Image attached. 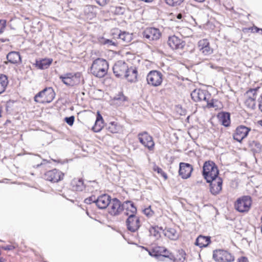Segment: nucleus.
I'll return each mask as SVG.
<instances>
[{"instance_id":"f704fd0d","label":"nucleus","mask_w":262,"mask_h":262,"mask_svg":"<svg viewBox=\"0 0 262 262\" xmlns=\"http://www.w3.org/2000/svg\"><path fill=\"white\" fill-rule=\"evenodd\" d=\"M119 38L122 41V43L125 44L130 43L133 39L132 34L125 32L120 33Z\"/></svg>"},{"instance_id":"bb28decb","label":"nucleus","mask_w":262,"mask_h":262,"mask_svg":"<svg viewBox=\"0 0 262 262\" xmlns=\"http://www.w3.org/2000/svg\"><path fill=\"white\" fill-rule=\"evenodd\" d=\"M219 122L226 127L230 126L231 123L230 115L227 112H220L217 115Z\"/></svg>"},{"instance_id":"2eb2a0df","label":"nucleus","mask_w":262,"mask_h":262,"mask_svg":"<svg viewBox=\"0 0 262 262\" xmlns=\"http://www.w3.org/2000/svg\"><path fill=\"white\" fill-rule=\"evenodd\" d=\"M123 211V204L117 199L112 200L108 207V212L113 216L118 215Z\"/></svg>"},{"instance_id":"f03ea898","label":"nucleus","mask_w":262,"mask_h":262,"mask_svg":"<svg viewBox=\"0 0 262 262\" xmlns=\"http://www.w3.org/2000/svg\"><path fill=\"white\" fill-rule=\"evenodd\" d=\"M108 69V62L104 59L98 58L93 61L90 67V73L94 76L101 78L107 75Z\"/></svg>"},{"instance_id":"49530a36","label":"nucleus","mask_w":262,"mask_h":262,"mask_svg":"<svg viewBox=\"0 0 262 262\" xmlns=\"http://www.w3.org/2000/svg\"><path fill=\"white\" fill-rule=\"evenodd\" d=\"M95 1L101 6H104L109 2V0H95Z\"/></svg>"},{"instance_id":"dca6fc26","label":"nucleus","mask_w":262,"mask_h":262,"mask_svg":"<svg viewBox=\"0 0 262 262\" xmlns=\"http://www.w3.org/2000/svg\"><path fill=\"white\" fill-rule=\"evenodd\" d=\"M167 44L172 50H179L183 49L185 42L182 38L173 35L168 37Z\"/></svg>"},{"instance_id":"c9c22d12","label":"nucleus","mask_w":262,"mask_h":262,"mask_svg":"<svg viewBox=\"0 0 262 262\" xmlns=\"http://www.w3.org/2000/svg\"><path fill=\"white\" fill-rule=\"evenodd\" d=\"M8 80L7 77L3 74L0 75V94L3 93L6 90L8 85Z\"/></svg>"},{"instance_id":"473e14b6","label":"nucleus","mask_w":262,"mask_h":262,"mask_svg":"<svg viewBox=\"0 0 262 262\" xmlns=\"http://www.w3.org/2000/svg\"><path fill=\"white\" fill-rule=\"evenodd\" d=\"M164 235L171 240H176L179 237V233L173 228H167L164 230Z\"/></svg>"},{"instance_id":"f257e3e1","label":"nucleus","mask_w":262,"mask_h":262,"mask_svg":"<svg viewBox=\"0 0 262 262\" xmlns=\"http://www.w3.org/2000/svg\"><path fill=\"white\" fill-rule=\"evenodd\" d=\"M192 99L195 102H205L206 104L204 108H211L217 106L216 103L218 101L211 98V94L205 90L196 89L191 93Z\"/></svg>"},{"instance_id":"9d476101","label":"nucleus","mask_w":262,"mask_h":262,"mask_svg":"<svg viewBox=\"0 0 262 262\" xmlns=\"http://www.w3.org/2000/svg\"><path fill=\"white\" fill-rule=\"evenodd\" d=\"M197 49L199 53L204 56H208L214 52L208 39L203 38L199 40L197 43Z\"/></svg>"},{"instance_id":"393cba45","label":"nucleus","mask_w":262,"mask_h":262,"mask_svg":"<svg viewBox=\"0 0 262 262\" xmlns=\"http://www.w3.org/2000/svg\"><path fill=\"white\" fill-rule=\"evenodd\" d=\"M104 127V120L99 111H97L96 119L92 130L95 133L100 132Z\"/></svg>"},{"instance_id":"c85d7f7f","label":"nucleus","mask_w":262,"mask_h":262,"mask_svg":"<svg viewBox=\"0 0 262 262\" xmlns=\"http://www.w3.org/2000/svg\"><path fill=\"white\" fill-rule=\"evenodd\" d=\"M211 243L210 236L200 235L196 239L195 245L200 248H204L208 246Z\"/></svg>"},{"instance_id":"a878e982","label":"nucleus","mask_w":262,"mask_h":262,"mask_svg":"<svg viewBox=\"0 0 262 262\" xmlns=\"http://www.w3.org/2000/svg\"><path fill=\"white\" fill-rule=\"evenodd\" d=\"M71 187L73 191H82L85 188L83 180L82 178H74L71 182Z\"/></svg>"},{"instance_id":"4468645a","label":"nucleus","mask_w":262,"mask_h":262,"mask_svg":"<svg viewBox=\"0 0 262 262\" xmlns=\"http://www.w3.org/2000/svg\"><path fill=\"white\" fill-rule=\"evenodd\" d=\"M251 128L245 125H241L237 126L233 134V138L237 142H241L247 137Z\"/></svg>"},{"instance_id":"2f4dec72","label":"nucleus","mask_w":262,"mask_h":262,"mask_svg":"<svg viewBox=\"0 0 262 262\" xmlns=\"http://www.w3.org/2000/svg\"><path fill=\"white\" fill-rule=\"evenodd\" d=\"M171 255L169 258L174 262H184L186 259V253L182 249L178 250L174 255L171 253Z\"/></svg>"},{"instance_id":"7c9ffc66","label":"nucleus","mask_w":262,"mask_h":262,"mask_svg":"<svg viewBox=\"0 0 262 262\" xmlns=\"http://www.w3.org/2000/svg\"><path fill=\"white\" fill-rule=\"evenodd\" d=\"M53 62L51 58H43L39 60H36L35 67L39 69H46L49 67Z\"/></svg>"},{"instance_id":"79ce46f5","label":"nucleus","mask_w":262,"mask_h":262,"mask_svg":"<svg viewBox=\"0 0 262 262\" xmlns=\"http://www.w3.org/2000/svg\"><path fill=\"white\" fill-rule=\"evenodd\" d=\"M143 212L144 214L148 217L151 216L154 213V212L151 210L150 206L144 209Z\"/></svg>"},{"instance_id":"58836bf2","label":"nucleus","mask_w":262,"mask_h":262,"mask_svg":"<svg viewBox=\"0 0 262 262\" xmlns=\"http://www.w3.org/2000/svg\"><path fill=\"white\" fill-rule=\"evenodd\" d=\"M153 170L154 171L157 172L158 173L160 174L165 180L168 179L167 174L160 167L157 165H155L153 167Z\"/></svg>"},{"instance_id":"8fccbe9b","label":"nucleus","mask_w":262,"mask_h":262,"mask_svg":"<svg viewBox=\"0 0 262 262\" xmlns=\"http://www.w3.org/2000/svg\"><path fill=\"white\" fill-rule=\"evenodd\" d=\"M237 262H249V261L247 257L242 256L238 258Z\"/></svg>"},{"instance_id":"f3484780","label":"nucleus","mask_w":262,"mask_h":262,"mask_svg":"<svg viewBox=\"0 0 262 262\" xmlns=\"http://www.w3.org/2000/svg\"><path fill=\"white\" fill-rule=\"evenodd\" d=\"M143 37L149 41L157 40L161 36L159 29L155 28H147L143 32Z\"/></svg>"},{"instance_id":"a18cd8bd","label":"nucleus","mask_w":262,"mask_h":262,"mask_svg":"<svg viewBox=\"0 0 262 262\" xmlns=\"http://www.w3.org/2000/svg\"><path fill=\"white\" fill-rule=\"evenodd\" d=\"M0 248H1V250L2 249H3L4 250H6V251H10V250H14L15 248V247L12 245H7L5 246L0 247Z\"/></svg>"},{"instance_id":"a19ab883","label":"nucleus","mask_w":262,"mask_h":262,"mask_svg":"<svg viewBox=\"0 0 262 262\" xmlns=\"http://www.w3.org/2000/svg\"><path fill=\"white\" fill-rule=\"evenodd\" d=\"M7 26V20L6 19H0V34L3 33Z\"/></svg>"},{"instance_id":"5701e85b","label":"nucleus","mask_w":262,"mask_h":262,"mask_svg":"<svg viewBox=\"0 0 262 262\" xmlns=\"http://www.w3.org/2000/svg\"><path fill=\"white\" fill-rule=\"evenodd\" d=\"M111 201V198L110 195L106 194H102L97 199L96 205L100 209H105L108 207Z\"/></svg>"},{"instance_id":"412c9836","label":"nucleus","mask_w":262,"mask_h":262,"mask_svg":"<svg viewBox=\"0 0 262 262\" xmlns=\"http://www.w3.org/2000/svg\"><path fill=\"white\" fill-rule=\"evenodd\" d=\"M107 132L112 134H121L123 133L124 127L117 120L111 121L106 127Z\"/></svg>"},{"instance_id":"de8ad7c7","label":"nucleus","mask_w":262,"mask_h":262,"mask_svg":"<svg viewBox=\"0 0 262 262\" xmlns=\"http://www.w3.org/2000/svg\"><path fill=\"white\" fill-rule=\"evenodd\" d=\"M258 106L259 110L262 112V94L258 99Z\"/></svg>"},{"instance_id":"4c0bfd02","label":"nucleus","mask_w":262,"mask_h":262,"mask_svg":"<svg viewBox=\"0 0 262 262\" xmlns=\"http://www.w3.org/2000/svg\"><path fill=\"white\" fill-rule=\"evenodd\" d=\"M125 58L127 62L131 63L132 64H133L134 61L136 60V57L135 55L129 52L126 53Z\"/></svg>"},{"instance_id":"7ed1b4c3","label":"nucleus","mask_w":262,"mask_h":262,"mask_svg":"<svg viewBox=\"0 0 262 262\" xmlns=\"http://www.w3.org/2000/svg\"><path fill=\"white\" fill-rule=\"evenodd\" d=\"M55 95L56 94L53 89L51 87H48L36 94L34 97V100L38 103H49L54 100Z\"/></svg>"},{"instance_id":"ea45409f","label":"nucleus","mask_w":262,"mask_h":262,"mask_svg":"<svg viewBox=\"0 0 262 262\" xmlns=\"http://www.w3.org/2000/svg\"><path fill=\"white\" fill-rule=\"evenodd\" d=\"M113 10L112 11L114 13V14L119 15L121 14H123L124 12V8L120 6L112 7Z\"/></svg>"},{"instance_id":"39448f33","label":"nucleus","mask_w":262,"mask_h":262,"mask_svg":"<svg viewBox=\"0 0 262 262\" xmlns=\"http://www.w3.org/2000/svg\"><path fill=\"white\" fill-rule=\"evenodd\" d=\"M259 87L250 89L244 95V104L248 110H254L256 108V99Z\"/></svg>"},{"instance_id":"603ef678","label":"nucleus","mask_w":262,"mask_h":262,"mask_svg":"<svg viewBox=\"0 0 262 262\" xmlns=\"http://www.w3.org/2000/svg\"><path fill=\"white\" fill-rule=\"evenodd\" d=\"M112 41L110 40H106L105 41V43H110V44H112Z\"/></svg>"},{"instance_id":"6ab92c4d","label":"nucleus","mask_w":262,"mask_h":262,"mask_svg":"<svg viewBox=\"0 0 262 262\" xmlns=\"http://www.w3.org/2000/svg\"><path fill=\"white\" fill-rule=\"evenodd\" d=\"M128 65L124 61H118L113 68L114 74L117 77H121L128 70Z\"/></svg>"},{"instance_id":"6e6d98bb","label":"nucleus","mask_w":262,"mask_h":262,"mask_svg":"<svg viewBox=\"0 0 262 262\" xmlns=\"http://www.w3.org/2000/svg\"><path fill=\"white\" fill-rule=\"evenodd\" d=\"M260 220H261V224H262V215H261V217Z\"/></svg>"},{"instance_id":"c756f323","label":"nucleus","mask_w":262,"mask_h":262,"mask_svg":"<svg viewBox=\"0 0 262 262\" xmlns=\"http://www.w3.org/2000/svg\"><path fill=\"white\" fill-rule=\"evenodd\" d=\"M7 59L9 62L13 64H18L21 62L20 54L18 52H10L7 55Z\"/></svg>"},{"instance_id":"ddd939ff","label":"nucleus","mask_w":262,"mask_h":262,"mask_svg":"<svg viewBox=\"0 0 262 262\" xmlns=\"http://www.w3.org/2000/svg\"><path fill=\"white\" fill-rule=\"evenodd\" d=\"M126 228L132 232L137 231L141 226V221L140 216L136 215L128 216L126 220Z\"/></svg>"},{"instance_id":"cd10ccee","label":"nucleus","mask_w":262,"mask_h":262,"mask_svg":"<svg viewBox=\"0 0 262 262\" xmlns=\"http://www.w3.org/2000/svg\"><path fill=\"white\" fill-rule=\"evenodd\" d=\"M125 78L129 82H136L137 81L138 78V71L136 68L132 67L128 68V70L125 72L124 76Z\"/></svg>"},{"instance_id":"5fc2aeb1","label":"nucleus","mask_w":262,"mask_h":262,"mask_svg":"<svg viewBox=\"0 0 262 262\" xmlns=\"http://www.w3.org/2000/svg\"><path fill=\"white\" fill-rule=\"evenodd\" d=\"M258 123H259V125H260L262 126V120H259L258 121Z\"/></svg>"},{"instance_id":"1a4fd4ad","label":"nucleus","mask_w":262,"mask_h":262,"mask_svg":"<svg viewBox=\"0 0 262 262\" xmlns=\"http://www.w3.org/2000/svg\"><path fill=\"white\" fill-rule=\"evenodd\" d=\"M213 258L217 262H232L235 259L232 253L227 250L221 249L213 251Z\"/></svg>"},{"instance_id":"20e7f679","label":"nucleus","mask_w":262,"mask_h":262,"mask_svg":"<svg viewBox=\"0 0 262 262\" xmlns=\"http://www.w3.org/2000/svg\"><path fill=\"white\" fill-rule=\"evenodd\" d=\"M202 174L207 182L213 180V179L218 177L217 166L212 161H206L203 164Z\"/></svg>"},{"instance_id":"3c124183","label":"nucleus","mask_w":262,"mask_h":262,"mask_svg":"<svg viewBox=\"0 0 262 262\" xmlns=\"http://www.w3.org/2000/svg\"><path fill=\"white\" fill-rule=\"evenodd\" d=\"M253 29L254 30V32H258L260 30V29L257 28V27H254L253 28Z\"/></svg>"},{"instance_id":"72a5a7b5","label":"nucleus","mask_w":262,"mask_h":262,"mask_svg":"<svg viewBox=\"0 0 262 262\" xmlns=\"http://www.w3.org/2000/svg\"><path fill=\"white\" fill-rule=\"evenodd\" d=\"M162 228L157 226H151L149 229V235L156 239H159L161 237Z\"/></svg>"},{"instance_id":"864d4df0","label":"nucleus","mask_w":262,"mask_h":262,"mask_svg":"<svg viewBox=\"0 0 262 262\" xmlns=\"http://www.w3.org/2000/svg\"><path fill=\"white\" fill-rule=\"evenodd\" d=\"M2 112H3L2 107L0 105V117H2Z\"/></svg>"},{"instance_id":"423d86ee","label":"nucleus","mask_w":262,"mask_h":262,"mask_svg":"<svg viewBox=\"0 0 262 262\" xmlns=\"http://www.w3.org/2000/svg\"><path fill=\"white\" fill-rule=\"evenodd\" d=\"M252 200L248 195H244L238 198L234 203L236 210L241 213L248 212L251 208Z\"/></svg>"},{"instance_id":"e433bc0d","label":"nucleus","mask_w":262,"mask_h":262,"mask_svg":"<svg viewBox=\"0 0 262 262\" xmlns=\"http://www.w3.org/2000/svg\"><path fill=\"white\" fill-rule=\"evenodd\" d=\"M165 3L170 7H177L181 5L184 0H164Z\"/></svg>"},{"instance_id":"f8f14e48","label":"nucleus","mask_w":262,"mask_h":262,"mask_svg":"<svg viewBox=\"0 0 262 262\" xmlns=\"http://www.w3.org/2000/svg\"><path fill=\"white\" fill-rule=\"evenodd\" d=\"M64 173L57 169H53L46 171L44 174V179L52 183H58L63 180Z\"/></svg>"},{"instance_id":"37998d69","label":"nucleus","mask_w":262,"mask_h":262,"mask_svg":"<svg viewBox=\"0 0 262 262\" xmlns=\"http://www.w3.org/2000/svg\"><path fill=\"white\" fill-rule=\"evenodd\" d=\"M96 200L94 195H92L84 200V203L86 204H91V203H95L96 204Z\"/></svg>"},{"instance_id":"c03bdc74","label":"nucleus","mask_w":262,"mask_h":262,"mask_svg":"<svg viewBox=\"0 0 262 262\" xmlns=\"http://www.w3.org/2000/svg\"><path fill=\"white\" fill-rule=\"evenodd\" d=\"M75 118L73 116H72L70 117H66L64 119L66 123L70 126H72L73 125L74 122Z\"/></svg>"},{"instance_id":"09e8293b","label":"nucleus","mask_w":262,"mask_h":262,"mask_svg":"<svg viewBox=\"0 0 262 262\" xmlns=\"http://www.w3.org/2000/svg\"><path fill=\"white\" fill-rule=\"evenodd\" d=\"M185 17V15L184 14H182L181 13H180L179 14H178L177 15H176V18L178 19V20H180V21H182L183 19H184Z\"/></svg>"},{"instance_id":"aec40b11","label":"nucleus","mask_w":262,"mask_h":262,"mask_svg":"<svg viewBox=\"0 0 262 262\" xmlns=\"http://www.w3.org/2000/svg\"><path fill=\"white\" fill-rule=\"evenodd\" d=\"M149 253L153 256H162L165 257H171V253L165 247L159 246H153L149 251Z\"/></svg>"},{"instance_id":"b1692460","label":"nucleus","mask_w":262,"mask_h":262,"mask_svg":"<svg viewBox=\"0 0 262 262\" xmlns=\"http://www.w3.org/2000/svg\"><path fill=\"white\" fill-rule=\"evenodd\" d=\"M123 210L124 214L128 216L130 215H136L137 213V208L134 204L132 201H126L123 204Z\"/></svg>"},{"instance_id":"9b49d317","label":"nucleus","mask_w":262,"mask_h":262,"mask_svg":"<svg viewBox=\"0 0 262 262\" xmlns=\"http://www.w3.org/2000/svg\"><path fill=\"white\" fill-rule=\"evenodd\" d=\"M59 78L64 84L70 86L78 85L80 82V77L79 73H67L60 76Z\"/></svg>"},{"instance_id":"0eeeda50","label":"nucleus","mask_w":262,"mask_h":262,"mask_svg":"<svg viewBox=\"0 0 262 262\" xmlns=\"http://www.w3.org/2000/svg\"><path fill=\"white\" fill-rule=\"evenodd\" d=\"M139 142L149 152H154L155 148V143L153 137L147 132H143L138 134Z\"/></svg>"},{"instance_id":"4be33fe9","label":"nucleus","mask_w":262,"mask_h":262,"mask_svg":"<svg viewBox=\"0 0 262 262\" xmlns=\"http://www.w3.org/2000/svg\"><path fill=\"white\" fill-rule=\"evenodd\" d=\"M207 182L210 183V191L213 194H217L222 190L223 180L221 178L216 177L213 180Z\"/></svg>"},{"instance_id":"a211bd4d","label":"nucleus","mask_w":262,"mask_h":262,"mask_svg":"<svg viewBox=\"0 0 262 262\" xmlns=\"http://www.w3.org/2000/svg\"><path fill=\"white\" fill-rule=\"evenodd\" d=\"M193 170V166L190 164L184 162L179 164V174L183 179L190 177Z\"/></svg>"},{"instance_id":"6e6552de","label":"nucleus","mask_w":262,"mask_h":262,"mask_svg":"<svg viewBox=\"0 0 262 262\" xmlns=\"http://www.w3.org/2000/svg\"><path fill=\"white\" fill-rule=\"evenodd\" d=\"M163 80V75L159 71L152 70L147 75L146 81L150 86L157 87L161 85Z\"/></svg>"}]
</instances>
